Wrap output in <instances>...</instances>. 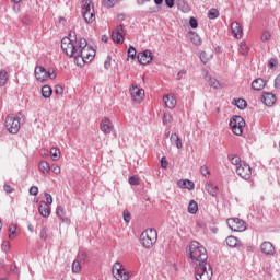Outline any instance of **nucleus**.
<instances>
[{"mask_svg":"<svg viewBox=\"0 0 280 280\" xmlns=\"http://www.w3.org/2000/svg\"><path fill=\"white\" fill-rule=\"evenodd\" d=\"M188 257L191 259L192 264H196V266H203L208 264L207 259H209L207 248H205V246L197 241H192L190 243Z\"/></svg>","mask_w":280,"mask_h":280,"instance_id":"nucleus-1","label":"nucleus"},{"mask_svg":"<svg viewBox=\"0 0 280 280\" xmlns=\"http://www.w3.org/2000/svg\"><path fill=\"white\" fill-rule=\"evenodd\" d=\"M93 58H95V49L90 46L83 50H77V55H74V62L78 67H82V65L91 62Z\"/></svg>","mask_w":280,"mask_h":280,"instance_id":"nucleus-2","label":"nucleus"},{"mask_svg":"<svg viewBox=\"0 0 280 280\" xmlns=\"http://www.w3.org/2000/svg\"><path fill=\"white\" fill-rule=\"evenodd\" d=\"M21 117H23V113L21 112L16 115V117H5L4 126L10 135H19V131L21 130Z\"/></svg>","mask_w":280,"mask_h":280,"instance_id":"nucleus-3","label":"nucleus"},{"mask_svg":"<svg viewBox=\"0 0 280 280\" xmlns=\"http://www.w3.org/2000/svg\"><path fill=\"white\" fill-rule=\"evenodd\" d=\"M158 237H159V234L156 233V230L149 229L141 233L140 243L144 248H152V246L156 244Z\"/></svg>","mask_w":280,"mask_h":280,"instance_id":"nucleus-4","label":"nucleus"},{"mask_svg":"<svg viewBox=\"0 0 280 280\" xmlns=\"http://www.w3.org/2000/svg\"><path fill=\"white\" fill-rule=\"evenodd\" d=\"M196 280H211L213 278V268L210 264L199 265L195 268Z\"/></svg>","mask_w":280,"mask_h":280,"instance_id":"nucleus-5","label":"nucleus"},{"mask_svg":"<svg viewBox=\"0 0 280 280\" xmlns=\"http://www.w3.org/2000/svg\"><path fill=\"white\" fill-rule=\"evenodd\" d=\"M81 12L85 23H93V21H95V10L93 9V2L91 0L82 1Z\"/></svg>","mask_w":280,"mask_h":280,"instance_id":"nucleus-6","label":"nucleus"},{"mask_svg":"<svg viewBox=\"0 0 280 280\" xmlns=\"http://www.w3.org/2000/svg\"><path fill=\"white\" fill-rule=\"evenodd\" d=\"M35 78L37 82H46L48 78L56 80V71L54 69L47 71L43 66H37L35 67Z\"/></svg>","mask_w":280,"mask_h":280,"instance_id":"nucleus-7","label":"nucleus"},{"mask_svg":"<svg viewBox=\"0 0 280 280\" xmlns=\"http://www.w3.org/2000/svg\"><path fill=\"white\" fill-rule=\"evenodd\" d=\"M244 126H246V121L242 116H233L230 119V128L233 135H236L237 137L243 135Z\"/></svg>","mask_w":280,"mask_h":280,"instance_id":"nucleus-8","label":"nucleus"},{"mask_svg":"<svg viewBox=\"0 0 280 280\" xmlns=\"http://www.w3.org/2000/svg\"><path fill=\"white\" fill-rule=\"evenodd\" d=\"M112 275L116 280H128L130 279V272L126 271L121 262L116 261L112 267Z\"/></svg>","mask_w":280,"mask_h":280,"instance_id":"nucleus-9","label":"nucleus"},{"mask_svg":"<svg viewBox=\"0 0 280 280\" xmlns=\"http://www.w3.org/2000/svg\"><path fill=\"white\" fill-rule=\"evenodd\" d=\"M61 49L67 56H70V58H75L78 54V45L73 44L68 37L61 39Z\"/></svg>","mask_w":280,"mask_h":280,"instance_id":"nucleus-10","label":"nucleus"},{"mask_svg":"<svg viewBox=\"0 0 280 280\" xmlns=\"http://www.w3.org/2000/svg\"><path fill=\"white\" fill-rule=\"evenodd\" d=\"M236 174L243 180H250V176H253V168L246 162H242L238 166H236Z\"/></svg>","mask_w":280,"mask_h":280,"instance_id":"nucleus-11","label":"nucleus"},{"mask_svg":"<svg viewBox=\"0 0 280 280\" xmlns=\"http://www.w3.org/2000/svg\"><path fill=\"white\" fill-rule=\"evenodd\" d=\"M226 223L231 231H235L238 233L246 231V222L240 218L228 219Z\"/></svg>","mask_w":280,"mask_h":280,"instance_id":"nucleus-12","label":"nucleus"},{"mask_svg":"<svg viewBox=\"0 0 280 280\" xmlns=\"http://www.w3.org/2000/svg\"><path fill=\"white\" fill-rule=\"evenodd\" d=\"M129 91L133 102L141 104V102L143 101V95H145V90L140 89L139 86H137V84H132Z\"/></svg>","mask_w":280,"mask_h":280,"instance_id":"nucleus-13","label":"nucleus"},{"mask_svg":"<svg viewBox=\"0 0 280 280\" xmlns=\"http://www.w3.org/2000/svg\"><path fill=\"white\" fill-rule=\"evenodd\" d=\"M152 51L147 49L137 55V60L140 65H150L152 62Z\"/></svg>","mask_w":280,"mask_h":280,"instance_id":"nucleus-14","label":"nucleus"},{"mask_svg":"<svg viewBox=\"0 0 280 280\" xmlns=\"http://www.w3.org/2000/svg\"><path fill=\"white\" fill-rule=\"evenodd\" d=\"M112 38L114 43H117V45H121L124 43V24L118 25L116 30L113 31Z\"/></svg>","mask_w":280,"mask_h":280,"instance_id":"nucleus-15","label":"nucleus"},{"mask_svg":"<svg viewBox=\"0 0 280 280\" xmlns=\"http://www.w3.org/2000/svg\"><path fill=\"white\" fill-rule=\"evenodd\" d=\"M261 102L265 106H275L277 96L272 92H264L261 95Z\"/></svg>","mask_w":280,"mask_h":280,"instance_id":"nucleus-16","label":"nucleus"},{"mask_svg":"<svg viewBox=\"0 0 280 280\" xmlns=\"http://www.w3.org/2000/svg\"><path fill=\"white\" fill-rule=\"evenodd\" d=\"M38 212L42 218H49L51 215V207L45 201H40L38 205Z\"/></svg>","mask_w":280,"mask_h":280,"instance_id":"nucleus-17","label":"nucleus"},{"mask_svg":"<svg viewBox=\"0 0 280 280\" xmlns=\"http://www.w3.org/2000/svg\"><path fill=\"white\" fill-rule=\"evenodd\" d=\"M260 250L264 253V255H275V245L272 243L265 241L260 245Z\"/></svg>","mask_w":280,"mask_h":280,"instance_id":"nucleus-18","label":"nucleus"},{"mask_svg":"<svg viewBox=\"0 0 280 280\" xmlns=\"http://www.w3.org/2000/svg\"><path fill=\"white\" fill-rule=\"evenodd\" d=\"M101 131L104 132V135H110V132H113V124L110 122V119L106 117L102 119Z\"/></svg>","mask_w":280,"mask_h":280,"instance_id":"nucleus-19","label":"nucleus"},{"mask_svg":"<svg viewBox=\"0 0 280 280\" xmlns=\"http://www.w3.org/2000/svg\"><path fill=\"white\" fill-rule=\"evenodd\" d=\"M178 187H180V189H188L189 191H194L196 184H194V182L189 180V179H179L177 182Z\"/></svg>","mask_w":280,"mask_h":280,"instance_id":"nucleus-20","label":"nucleus"},{"mask_svg":"<svg viewBox=\"0 0 280 280\" xmlns=\"http://www.w3.org/2000/svg\"><path fill=\"white\" fill-rule=\"evenodd\" d=\"M266 80L258 78L252 82V89L254 91H264V89H266Z\"/></svg>","mask_w":280,"mask_h":280,"instance_id":"nucleus-21","label":"nucleus"},{"mask_svg":"<svg viewBox=\"0 0 280 280\" xmlns=\"http://www.w3.org/2000/svg\"><path fill=\"white\" fill-rule=\"evenodd\" d=\"M163 102L166 108H176V96L166 94L163 97Z\"/></svg>","mask_w":280,"mask_h":280,"instance_id":"nucleus-22","label":"nucleus"},{"mask_svg":"<svg viewBox=\"0 0 280 280\" xmlns=\"http://www.w3.org/2000/svg\"><path fill=\"white\" fill-rule=\"evenodd\" d=\"M231 30H232V34H233V36H235V38H242V35L244 33L242 31V25H240V22H233L231 24Z\"/></svg>","mask_w":280,"mask_h":280,"instance_id":"nucleus-23","label":"nucleus"},{"mask_svg":"<svg viewBox=\"0 0 280 280\" xmlns=\"http://www.w3.org/2000/svg\"><path fill=\"white\" fill-rule=\"evenodd\" d=\"M225 242L226 245L230 246V248H240V246H242V243L235 236H228Z\"/></svg>","mask_w":280,"mask_h":280,"instance_id":"nucleus-24","label":"nucleus"},{"mask_svg":"<svg viewBox=\"0 0 280 280\" xmlns=\"http://www.w3.org/2000/svg\"><path fill=\"white\" fill-rule=\"evenodd\" d=\"M56 215L65 224H69L71 220L65 215V209L62 207L58 206L56 209Z\"/></svg>","mask_w":280,"mask_h":280,"instance_id":"nucleus-25","label":"nucleus"},{"mask_svg":"<svg viewBox=\"0 0 280 280\" xmlns=\"http://www.w3.org/2000/svg\"><path fill=\"white\" fill-rule=\"evenodd\" d=\"M206 191H208V194L210 196H213V198H215L218 196V186H215L212 183H207L205 186Z\"/></svg>","mask_w":280,"mask_h":280,"instance_id":"nucleus-26","label":"nucleus"},{"mask_svg":"<svg viewBox=\"0 0 280 280\" xmlns=\"http://www.w3.org/2000/svg\"><path fill=\"white\" fill-rule=\"evenodd\" d=\"M54 93V90L51 89V86L49 85H44L42 88V96L45 98V100H49V97H51V94Z\"/></svg>","mask_w":280,"mask_h":280,"instance_id":"nucleus-27","label":"nucleus"},{"mask_svg":"<svg viewBox=\"0 0 280 280\" xmlns=\"http://www.w3.org/2000/svg\"><path fill=\"white\" fill-rule=\"evenodd\" d=\"M171 142L175 143L177 150H180V148H183V141L180 140V137H178L177 133L171 135Z\"/></svg>","mask_w":280,"mask_h":280,"instance_id":"nucleus-28","label":"nucleus"},{"mask_svg":"<svg viewBox=\"0 0 280 280\" xmlns=\"http://www.w3.org/2000/svg\"><path fill=\"white\" fill-rule=\"evenodd\" d=\"M188 213H190L191 215H196V213H198V202H196L195 200H190L188 205Z\"/></svg>","mask_w":280,"mask_h":280,"instance_id":"nucleus-29","label":"nucleus"},{"mask_svg":"<svg viewBox=\"0 0 280 280\" xmlns=\"http://www.w3.org/2000/svg\"><path fill=\"white\" fill-rule=\"evenodd\" d=\"M38 167L43 172V174H49V171L51 170V166L49 165V162H47V161L39 162Z\"/></svg>","mask_w":280,"mask_h":280,"instance_id":"nucleus-30","label":"nucleus"},{"mask_svg":"<svg viewBox=\"0 0 280 280\" xmlns=\"http://www.w3.org/2000/svg\"><path fill=\"white\" fill-rule=\"evenodd\" d=\"M234 104L240 108V110H244L248 106V103L244 98L234 100Z\"/></svg>","mask_w":280,"mask_h":280,"instance_id":"nucleus-31","label":"nucleus"},{"mask_svg":"<svg viewBox=\"0 0 280 280\" xmlns=\"http://www.w3.org/2000/svg\"><path fill=\"white\" fill-rule=\"evenodd\" d=\"M89 47L91 46H89V43L86 42V39L80 38L77 46L78 51H83V49H89Z\"/></svg>","mask_w":280,"mask_h":280,"instance_id":"nucleus-32","label":"nucleus"},{"mask_svg":"<svg viewBox=\"0 0 280 280\" xmlns=\"http://www.w3.org/2000/svg\"><path fill=\"white\" fill-rule=\"evenodd\" d=\"M218 16H220V11H218V9L212 8L208 11V19H210V21L218 19Z\"/></svg>","mask_w":280,"mask_h":280,"instance_id":"nucleus-33","label":"nucleus"},{"mask_svg":"<svg viewBox=\"0 0 280 280\" xmlns=\"http://www.w3.org/2000/svg\"><path fill=\"white\" fill-rule=\"evenodd\" d=\"M8 84V71L1 70L0 71V86H5Z\"/></svg>","mask_w":280,"mask_h":280,"instance_id":"nucleus-34","label":"nucleus"},{"mask_svg":"<svg viewBox=\"0 0 280 280\" xmlns=\"http://www.w3.org/2000/svg\"><path fill=\"white\" fill-rule=\"evenodd\" d=\"M229 159L232 165H236L237 167L242 165V158H240L238 155H229Z\"/></svg>","mask_w":280,"mask_h":280,"instance_id":"nucleus-35","label":"nucleus"},{"mask_svg":"<svg viewBox=\"0 0 280 280\" xmlns=\"http://www.w3.org/2000/svg\"><path fill=\"white\" fill-rule=\"evenodd\" d=\"M50 155L52 156V161H58L60 159V149L52 147L50 149Z\"/></svg>","mask_w":280,"mask_h":280,"instance_id":"nucleus-36","label":"nucleus"},{"mask_svg":"<svg viewBox=\"0 0 280 280\" xmlns=\"http://www.w3.org/2000/svg\"><path fill=\"white\" fill-rule=\"evenodd\" d=\"M190 40L194 45H202V40H200V36L194 32H190Z\"/></svg>","mask_w":280,"mask_h":280,"instance_id":"nucleus-37","label":"nucleus"},{"mask_svg":"<svg viewBox=\"0 0 280 280\" xmlns=\"http://www.w3.org/2000/svg\"><path fill=\"white\" fill-rule=\"evenodd\" d=\"M127 54H128L129 58H131V60L137 59V48H135V46H130L127 50Z\"/></svg>","mask_w":280,"mask_h":280,"instance_id":"nucleus-38","label":"nucleus"},{"mask_svg":"<svg viewBox=\"0 0 280 280\" xmlns=\"http://www.w3.org/2000/svg\"><path fill=\"white\" fill-rule=\"evenodd\" d=\"M116 3H119V0H103L104 8H115Z\"/></svg>","mask_w":280,"mask_h":280,"instance_id":"nucleus-39","label":"nucleus"},{"mask_svg":"<svg viewBox=\"0 0 280 280\" xmlns=\"http://www.w3.org/2000/svg\"><path fill=\"white\" fill-rule=\"evenodd\" d=\"M81 270H82V266L80 265V261L79 260H74L72 262V272L78 275V272H80Z\"/></svg>","mask_w":280,"mask_h":280,"instance_id":"nucleus-40","label":"nucleus"},{"mask_svg":"<svg viewBox=\"0 0 280 280\" xmlns=\"http://www.w3.org/2000/svg\"><path fill=\"white\" fill-rule=\"evenodd\" d=\"M240 52L242 54V56H248V46L246 45V43H241Z\"/></svg>","mask_w":280,"mask_h":280,"instance_id":"nucleus-41","label":"nucleus"},{"mask_svg":"<svg viewBox=\"0 0 280 280\" xmlns=\"http://www.w3.org/2000/svg\"><path fill=\"white\" fill-rule=\"evenodd\" d=\"M163 124L167 126V124H172V114L164 113L163 115Z\"/></svg>","mask_w":280,"mask_h":280,"instance_id":"nucleus-42","label":"nucleus"},{"mask_svg":"<svg viewBox=\"0 0 280 280\" xmlns=\"http://www.w3.org/2000/svg\"><path fill=\"white\" fill-rule=\"evenodd\" d=\"M16 235V225L9 226V238L12 240Z\"/></svg>","mask_w":280,"mask_h":280,"instance_id":"nucleus-43","label":"nucleus"},{"mask_svg":"<svg viewBox=\"0 0 280 280\" xmlns=\"http://www.w3.org/2000/svg\"><path fill=\"white\" fill-rule=\"evenodd\" d=\"M189 25L192 30H197L198 27V20L194 16L189 19Z\"/></svg>","mask_w":280,"mask_h":280,"instance_id":"nucleus-44","label":"nucleus"},{"mask_svg":"<svg viewBox=\"0 0 280 280\" xmlns=\"http://www.w3.org/2000/svg\"><path fill=\"white\" fill-rule=\"evenodd\" d=\"M209 85L212 86V89H218L220 86V82L217 81V79L210 78Z\"/></svg>","mask_w":280,"mask_h":280,"instance_id":"nucleus-45","label":"nucleus"},{"mask_svg":"<svg viewBox=\"0 0 280 280\" xmlns=\"http://www.w3.org/2000/svg\"><path fill=\"white\" fill-rule=\"evenodd\" d=\"M270 38H271L270 32L265 31V32L262 33V35H261V40H262V43H266V42L270 40Z\"/></svg>","mask_w":280,"mask_h":280,"instance_id":"nucleus-46","label":"nucleus"},{"mask_svg":"<svg viewBox=\"0 0 280 280\" xmlns=\"http://www.w3.org/2000/svg\"><path fill=\"white\" fill-rule=\"evenodd\" d=\"M200 174L202 176H209V174H211V172L209 171V167H207L206 165L200 167Z\"/></svg>","mask_w":280,"mask_h":280,"instance_id":"nucleus-47","label":"nucleus"},{"mask_svg":"<svg viewBox=\"0 0 280 280\" xmlns=\"http://www.w3.org/2000/svg\"><path fill=\"white\" fill-rule=\"evenodd\" d=\"M68 39L71 40V43H78V35L75 34V32H70Z\"/></svg>","mask_w":280,"mask_h":280,"instance_id":"nucleus-48","label":"nucleus"},{"mask_svg":"<svg viewBox=\"0 0 280 280\" xmlns=\"http://www.w3.org/2000/svg\"><path fill=\"white\" fill-rule=\"evenodd\" d=\"M1 248H2L3 253H8L10 250V242L4 241L1 245Z\"/></svg>","mask_w":280,"mask_h":280,"instance_id":"nucleus-49","label":"nucleus"},{"mask_svg":"<svg viewBox=\"0 0 280 280\" xmlns=\"http://www.w3.org/2000/svg\"><path fill=\"white\" fill-rule=\"evenodd\" d=\"M160 163H161V167L163 168V170H167V158H165V156H162L161 158V160H160Z\"/></svg>","mask_w":280,"mask_h":280,"instance_id":"nucleus-50","label":"nucleus"},{"mask_svg":"<svg viewBox=\"0 0 280 280\" xmlns=\"http://www.w3.org/2000/svg\"><path fill=\"white\" fill-rule=\"evenodd\" d=\"M278 63H279V62L277 61V59L271 58V59L269 60V62H268V67H269V69H275V67H277Z\"/></svg>","mask_w":280,"mask_h":280,"instance_id":"nucleus-51","label":"nucleus"},{"mask_svg":"<svg viewBox=\"0 0 280 280\" xmlns=\"http://www.w3.org/2000/svg\"><path fill=\"white\" fill-rule=\"evenodd\" d=\"M129 185H139V177L137 176L129 177Z\"/></svg>","mask_w":280,"mask_h":280,"instance_id":"nucleus-52","label":"nucleus"},{"mask_svg":"<svg viewBox=\"0 0 280 280\" xmlns=\"http://www.w3.org/2000/svg\"><path fill=\"white\" fill-rule=\"evenodd\" d=\"M46 198V205H51L54 202V198L51 197V194L45 192Z\"/></svg>","mask_w":280,"mask_h":280,"instance_id":"nucleus-53","label":"nucleus"},{"mask_svg":"<svg viewBox=\"0 0 280 280\" xmlns=\"http://www.w3.org/2000/svg\"><path fill=\"white\" fill-rule=\"evenodd\" d=\"M55 93L56 95H62V93H65V89L61 85H56Z\"/></svg>","mask_w":280,"mask_h":280,"instance_id":"nucleus-54","label":"nucleus"},{"mask_svg":"<svg viewBox=\"0 0 280 280\" xmlns=\"http://www.w3.org/2000/svg\"><path fill=\"white\" fill-rule=\"evenodd\" d=\"M28 191L31 196H38V188L36 186H32Z\"/></svg>","mask_w":280,"mask_h":280,"instance_id":"nucleus-55","label":"nucleus"},{"mask_svg":"<svg viewBox=\"0 0 280 280\" xmlns=\"http://www.w3.org/2000/svg\"><path fill=\"white\" fill-rule=\"evenodd\" d=\"M11 272H13V275H21V269L19 268V266L13 265L11 266Z\"/></svg>","mask_w":280,"mask_h":280,"instance_id":"nucleus-56","label":"nucleus"},{"mask_svg":"<svg viewBox=\"0 0 280 280\" xmlns=\"http://www.w3.org/2000/svg\"><path fill=\"white\" fill-rule=\"evenodd\" d=\"M40 240H47V229L43 228L39 233Z\"/></svg>","mask_w":280,"mask_h":280,"instance_id":"nucleus-57","label":"nucleus"},{"mask_svg":"<svg viewBox=\"0 0 280 280\" xmlns=\"http://www.w3.org/2000/svg\"><path fill=\"white\" fill-rule=\"evenodd\" d=\"M122 215H124L125 222H127V223L130 222V212L128 210H125L122 212Z\"/></svg>","mask_w":280,"mask_h":280,"instance_id":"nucleus-58","label":"nucleus"},{"mask_svg":"<svg viewBox=\"0 0 280 280\" xmlns=\"http://www.w3.org/2000/svg\"><path fill=\"white\" fill-rule=\"evenodd\" d=\"M51 171L54 172V174H60L61 172L60 166H58V164H52Z\"/></svg>","mask_w":280,"mask_h":280,"instance_id":"nucleus-59","label":"nucleus"},{"mask_svg":"<svg viewBox=\"0 0 280 280\" xmlns=\"http://www.w3.org/2000/svg\"><path fill=\"white\" fill-rule=\"evenodd\" d=\"M110 60H112L110 56H107V58L104 62V69H106V70L110 69Z\"/></svg>","mask_w":280,"mask_h":280,"instance_id":"nucleus-60","label":"nucleus"},{"mask_svg":"<svg viewBox=\"0 0 280 280\" xmlns=\"http://www.w3.org/2000/svg\"><path fill=\"white\" fill-rule=\"evenodd\" d=\"M3 189L7 194H12L14 191V188H12L10 185L4 184Z\"/></svg>","mask_w":280,"mask_h":280,"instance_id":"nucleus-61","label":"nucleus"},{"mask_svg":"<svg viewBox=\"0 0 280 280\" xmlns=\"http://www.w3.org/2000/svg\"><path fill=\"white\" fill-rule=\"evenodd\" d=\"M200 60H201V62H203V65H207V52L206 51H202L201 54H200Z\"/></svg>","mask_w":280,"mask_h":280,"instance_id":"nucleus-62","label":"nucleus"},{"mask_svg":"<svg viewBox=\"0 0 280 280\" xmlns=\"http://www.w3.org/2000/svg\"><path fill=\"white\" fill-rule=\"evenodd\" d=\"M273 86H275V89H279V86H280V74H278L276 77Z\"/></svg>","mask_w":280,"mask_h":280,"instance_id":"nucleus-63","label":"nucleus"},{"mask_svg":"<svg viewBox=\"0 0 280 280\" xmlns=\"http://www.w3.org/2000/svg\"><path fill=\"white\" fill-rule=\"evenodd\" d=\"M165 4L167 8H173L174 7V0H165Z\"/></svg>","mask_w":280,"mask_h":280,"instance_id":"nucleus-64","label":"nucleus"}]
</instances>
